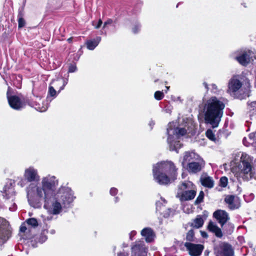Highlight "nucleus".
Wrapping results in <instances>:
<instances>
[{
    "instance_id": "46",
    "label": "nucleus",
    "mask_w": 256,
    "mask_h": 256,
    "mask_svg": "<svg viewBox=\"0 0 256 256\" xmlns=\"http://www.w3.org/2000/svg\"><path fill=\"white\" fill-rule=\"evenodd\" d=\"M256 137V132L255 133H252L249 134V138L252 140L253 141L255 140V138Z\"/></svg>"
},
{
    "instance_id": "62",
    "label": "nucleus",
    "mask_w": 256,
    "mask_h": 256,
    "mask_svg": "<svg viewBox=\"0 0 256 256\" xmlns=\"http://www.w3.org/2000/svg\"><path fill=\"white\" fill-rule=\"evenodd\" d=\"M166 90H168L170 88V86H166ZM167 91H166V92Z\"/></svg>"
},
{
    "instance_id": "16",
    "label": "nucleus",
    "mask_w": 256,
    "mask_h": 256,
    "mask_svg": "<svg viewBox=\"0 0 256 256\" xmlns=\"http://www.w3.org/2000/svg\"><path fill=\"white\" fill-rule=\"evenodd\" d=\"M24 176L28 182H38L40 180L38 170L32 166L25 170Z\"/></svg>"
},
{
    "instance_id": "31",
    "label": "nucleus",
    "mask_w": 256,
    "mask_h": 256,
    "mask_svg": "<svg viewBox=\"0 0 256 256\" xmlns=\"http://www.w3.org/2000/svg\"><path fill=\"white\" fill-rule=\"evenodd\" d=\"M195 237L194 230H188L186 235V240L188 242H195Z\"/></svg>"
},
{
    "instance_id": "47",
    "label": "nucleus",
    "mask_w": 256,
    "mask_h": 256,
    "mask_svg": "<svg viewBox=\"0 0 256 256\" xmlns=\"http://www.w3.org/2000/svg\"><path fill=\"white\" fill-rule=\"evenodd\" d=\"M112 22V19H108V20L104 22L103 28H104L106 25L110 24Z\"/></svg>"
},
{
    "instance_id": "20",
    "label": "nucleus",
    "mask_w": 256,
    "mask_h": 256,
    "mask_svg": "<svg viewBox=\"0 0 256 256\" xmlns=\"http://www.w3.org/2000/svg\"><path fill=\"white\" fill-rule=\"evenodd\" d=\"M200 158L199 156L194 152H186L184 154L182 164L183 167H184L186 164H187L188 166V164L192 162L196 161Z\"/></svg>"
},
{
    "instance_id": "60",
    "label": "nucleus",
    "mask_w": 256,
    "mask_h": 256,
    "mask_svg": "<svg viewBox=\"0 0 256 256\" xmlns=\"http://www.w3.org/2000/svg\"><path fill=\"white\" fill-rule=\"evenodd\" d=\"M68 41L69 42H70L72 41V38H69L68 40Z\"/></svg>"
},
{
    "instance_id": "22",
    "label": "nucleus",
    "mask_w": 256,
    "mask_h": 256,
    "mask_svg": "<svg viewBox=\"0 0 256 256\" xmlns=\"http://www.w3.org/2000/svg\"><path fill=\"white\" fill-rule=\"evenodd\" d=\"M200 182L202 186L208 188H212L214 186V180L212 178L206 174H203L201 176Z\"/></svg>"
},
{
    "instance_id": "33",
    "label": "nucleus",
    "mask_w": 256,
    "mask_h": 256,
    "mask_svg": "<svg viewBox=\"0 0 256 256\" xmlns=\"http://www.w3.org/2000/svg\"><path fill=\"white\" fill-rule=\"evenodd\" d=\"M206 136L210 140L213 142H216V140L215 134L210 129L207 130L206 132Z\"/></svg>"
},
{
    "instance_id": "54",
    "label": "nucleus",
    "mask_w": 256,
    "mask_h": 256,
    "mask_svg": "<svg viewBox=\"0 0 256 256\" xmlns=\"http://www.w3.org/2000/svg\"><path fill=\"white\" fill-rule=\"evenodd\" d=\"M203 84H204V86L205 87L206 91H208V84L206 82H204L203 83Z\"/></svg>"
},
{
    "instance_id": "13",
    "label": "nucleus",
    "mask_w": 256,
    "mask_h": 256,
    "mask_svg": "<svg viewBox=\"0 0 256 256\" xmlns=\"http://www.w3.org/2000/svg\"><path fill=\"white\" fill-rule=\"evenodd\" d=\"M184 246L191 256H200L204 248V246L201 244H195L190 242H185Z\"/></svg>"
},
{
    "instance_id": "50",
    "label": "nucleus",
    "mask_w": 256,
    "mask_h": 256,
    "mask_svg": "<svg viewBox=\"0 0 256 256\" xmlns=\"http://www.w3.org/2000/svg\"><path fill=\"white\" fill-rule=\"evenodd\" d=\"M102 24V20L100 19L98 20V24L96 26H94L95 28H97V29L99 28L100 27Z\"/></svg>"
},
{
    "instance_id": "34",
    "label": "nucleus",
    "mask_w": 256,
    "mask_h": 256,
    "mask_svg": "<svg viewBox=\"0 0 256 256\" xmlns=\"http://www.w3.org/2000/svg\"><path fill=\"white\" fill-rule=\"evenodd\" d=\"M48 232V230H44L42 232L40 236V238H39L40 242L42 244L46 241V240L48 238L47 236H46V234Z\"/></svg>"
},
{
    "instance_id": "38",
    "label": "nucleus",
    "mask_w": 256,
    "mask_h": 256,
    "mask_svg": "<svg viewBox=\"0 0 256 256\" xmlns=\"http://www.w3.org/2000/svg\"><path fill=\"white\" fill-rule=\"evenodd\" d=\"M48 94L51 96L56 97V90L54 89V88L51 86L50 84L48 88Z\"/></svg>"
},
{
    "instance_id": "29",
    "label": "nucleus",
    "mask_w": 256,
    "mask_h": 256,
    "mask_svg": "<svg viewBox=\"0 0 256 256\" xmlns=\"http://www.w3.org/2000/svg\"><path fill=\"white\" fill-rule=\"evenodd\" d=\"M174 214V210L170 208H167L166 207V209L162 212V214H160L162 215L164 218H168L170 216L173 215Z\"/></svg>"
},
{
    "instance_id": "1",
    "label": "nucleus",
    "mask_w": 256,
    "mask_h": 256,
    "mask_svg": "<svg viewBox=\"0 0 256 256\" xmlns=\"http://www.w3.org/2000/svg\"><path fill=\"white\" fill-rule=\"evenodd\" d=\"M75 197L70 188L66 186L60 187L56 193L50 196L39 198L44 201V207L48 212L52 214H58L63 208L71 206Z\"/></svg>"
},
{
    "instance_id": "41",
    "label": "nucleus",
    "mask_w": 256,
    "mask_h": 256,
    "mask_svg": "<svg viewBox=\"0 0 256 256\" xmlns=\"http://www.w3.org/2000/svg\"><path fill=\"white\" fill-rule=\"evenodd\" d=\"M140 24H136V25H135L134 28H132V32L134 33V34H136L138 33L140 30Z\"/></svg>"
},
{
    "instance_id": "55",
    "label": "nucleus",
    "mask_w": 256,
    "mask_h": 256,
    "mask_svg": "<svg viewBox=\"0 0 256 256\" xmlns=\"http://www.w3.org/2000/svg\"><path fill=\"white\" fill-rule=\"evenodd\" d=\"M149 124L151 126V128H152V126L154 124V122L153 120H151Z\"/></svg>"
},
{
    "instance_id": "18",
    "label": "nucleus",
    "mask_w": 256,
    "mask_h": 256,
    "mask_svg": "<svg viewBox=\"0 0 256 256\" xmlns=\"http://www.w3.org/2000/svg\"><path fill=\"white\" fill-rule=\"evenodd\" d=\"M204 166L203 160L200 158L196 161L188 164L187 169L190 172L196 174L200 172Z\"/></svg>"
},
{
    "instance_id": "28",
    "label": "nucleus",
    "mask_w": 256,
    "mask_h": 256,
    "mask_svg": "<svg viewBox=\"0 0 256 256\" xmlns=\"http://www.w3.org/2000/svg\"><path fill=\"white\" fill-rule=\"evenodd\" d=\"M23 14L22 12L19 11L18 17V28H23L26 24L25 20L22 18Z\"/></svg>"
},
{
    "instance_id": "26",
    "label": "nucleus",
    "mask_w": 256,
    "mask_h": 256,
    "mask_svg": "<svg viewBox=\"0 0 256 256\" xmlns=\"http://www.w3.org/2000/svg\"><path fill=\"white\" fill-rule=\"evenodd\" d=\"M204 220L202 218V216L201 215H198L195 219L194 220L193 222L190 223V226L196 228H201L204 224Z\"/></svg>"
},
{
    "instance_id": "37",
    "label": "nucleus",
    "mask_w": 256,
    "mask_h": 256,
    "mask_svg": "<svg viewBox=\"0 0 256 256\" xmlns=\"http://www.w3.org/2000/svg\"><path fill=\"white\" fill-rule=\"evenodd\" d=\"M154 96L156 100H160L163 98L164 94L161 91H156L154 93Z\"/></svg>"
},
{
    "instance_id": "51",
    "label": "nucleus",
    "mask_w": 256,
    "mask_h": 256,
    "mask_svg": "<svg viewBox=\"0 0 256 256\" xmlns=\"http://www.w3.org/2000/svg\"><path fill=\"white\" fill-rule=\"evenodd\" d=\"M20 232H24L26 230V228L25 226L22 225L20 227Z\"/></svg>"
},
{
    "instance_id": "59",
    "label": "nucleus",
    "mask_w": 256,
    "mask_h": 256,
    "mask_svg": "<svg viewBox=\"0 0 256 256\" xmlns=\"http://www.w3.org/2000/svg\"><path fill=\"white\" fill-rule=\"evenodd\" d=\"M118 201V197L115 198V202H117Z\"/></svg>"
},
{
    "instance_id": "36",
    "label": "nucleus",
    "mask_w": 256,
    "mask_h": 256,
    "mask_svg": "<svg viewBox=\"0 0 256 256\" xmlns=\"http://www.w3.org/2000/svg\"><path fill=\"white\" fill-rule=\"evenodd\" d=\"M228 182V178L226 176H222L220 180V186L224 188L227 186Z\"/></svg>"
},
{
    "instance_id": "4",
    "label": "nucleus",
    "mask_w": 256,
    "mask_h": 256,
    "mask_svg": "<svg viewBox=\"0 0 256 256\" xmlns=\"http://www.w3.org/2000/svg\"><path fill=\"white\" fill-rule=\"evenodd\" d=\"M155 180L160 184L166 185L174 181L177 176L176 168L171 161H163L154 165L152 169Z\"/></svg>"
},
{
    "instance_id": "19",
    "label": "nucleus",
    "mask_w": 256,
    "mask_h": 256,
    "mask_svg": "<svg viewBox=\"0 0 256 256\" xmlns=\"http://www.w3.org/2000/svg\"><path fill=\"white\" fill-rule=\"evenodd\" d=\"M213 216L218 220L222 226H223L230 219L228 212L224 210H220L216 211Z\"/></svg>"
},
{
    "instance_id": "53",
    "label": "nucleus",
    "mask_w": 256,
    "mask_h": 256,
    "mask_svg": "<svg viewBox=\"0 0 256 256\" xmlns=\"http://www.w3.org/2000/svg\"><path fill=\"white\" fill-rule=\"evenodd\" d=\"M18 185H20L22 187H23L24 186V180H22L18 183Z\"/></svg>"
},
{
    "instance_id": "7",
    "label": "nucleus",
    "mask_w": 256,
    "mask_h": 256,
    "mask_svg": "<svg viewBox=\"0 0 256 256\" xmlns=\"http://www.w3.org/2000/svg\"><path fill=\"white\" fill-rule=\"evenodd\" d=\"M252 158L246 154H242L240 164V174L246 180H248L254 178V168L252 166Z\"/></svg>"
},
{
    "instance_id": "9",
    "label": "nucleus",
    "mask_w": 256,
    "mask_h": 256,
    "mask_svg": "<svg viewBox=\"0 0 256 256\" xmlns=\"http://www.w3.org/2000/svg\"><path fill=\"white\" fill-rule=\"evenodd\" d=\"M4 193L2 194L4 200V206L8 208L10 210L13 212L16 210L17 206L14 200L15 199L14 188L12 186H5L4 188Z\"/></svg>"
},
{
    "instance_id": "6",
    "label": "nucleus",
    "mask_w": 256,
    "mask_h": 256,
    "mask_svg": "<svg viewBox=\"0 0 256 256\" xmlns=\"http://www.w3.org/2000/svg\"><path fill=\"white\" fill-rule=\"evenodd\" d=\"M174 124V122H170L168 126L167 141L170 150H174L178 153V150L182 146V144L180 141L175 140L178 139L180 136H184L186 133V130L184 128H175Z\"/></svg>"
},
{
    "instance_id": "11",
    "label": "nucleus",
    "mask_w": 256,
    "mask_h": 256,
    "mask_svg": "<svg viewBox=\"0 0 256 256\" xmlns=\"http://www.w3.org/2000/svg\"><path fill=\"white\" fill-rule=\"evenodd\" d=\"M216 256H234V250L232 246L226 242H222L214 248Z\"/></svg>"
},
{
    "instance_id": "14",
    "label": "nucleus",
    "mask_w": 256,
    "mask_h": 256,
    "mask_svg": "<svg viewBox=\"0 0 256 256\" xmlns=\"http://www.w3.org/2000/svg\"><path fill=\"white\" fill-rule=\"evenodd\" d=\"M253 54L250 50H242L235 58L240 64L246 66L252 60Z\"/></svg>"
},
{
    "instance_id": "44",
    "label": "nucleus",
    "mask_w": 256,
    "mask_h": 256,
    "mask_svg": "<svg viewBox=\"0 0 256 256\" xmlns=\"http://www.w3.org/2000/svg\"><path fill=\"white\" fill-rule=\"evenodd\" d=\"M118 190L115 188H110V193L112 196H116L118 193Z\"/></svg>"
},
{
    "instance_id": "24",
    "label": "nucleus",
    "mask_w": 256,
    "mask_h": 256,
    "mask_svg": "<svg viewBox=\"0 0 256 256\" xmlns=\"http://www.w3.org/2000/svg\"><path fill=\"white\" fill-rule=\"evenodd\" d=\"M208 228L210 232L214 233L216 236L218 238H220L222 236V233L221 229L213 222H209Z\"/></svg>"
},
{
    "instance_id": "43",
    "label": "nucleus",
    "mask_w": 256,
    "mask_h": 256,
    "mask_svg": "<svg viewBox=\"0 0 256 256\" xmlns=\"http://www.w3.org/2000/svg\"><path fill=\"white\" fill-rule=\"evenodd\" d=\"M76 70H77V68L75 64H71L69 66L68 72H76Z\"/></svg>"
},
{
    "instance_id": "57",
    "label": "nucleus",
    "mask_w": 256,
    "mask_h": 256,
    "mask_svg": "<svg viewBox=\"0 0 256 256\" xmlns=\"http://www.w3.org/2000/svg\"><path fill=\"white\" fill-rule=\"evenodd\" d=\"M50 234H55L56 232V231L54 230H51L50 231Z\"/></svg>"
},
{
    "instance_id": "56",
    "label": "nucleus",
    "mask_w": 256,
    "mask_h": 256,
    "mask_svg": "<svg viewBox=\"0 0 256 256\" xmlns=\"http://www.w3.org/2000/svg\"><path fill=\"white\" fill-rule=\"evenodd\" d=\"M4 206V202H3L0 200V208H2Z\"/></svg>"
},
{
    "instance_id": "21",
    "label": "nucleus",
    "mask_w": 256,
    "mask_h": 256,
    "mask_svg": "<svg viewBox=\"0 0 256 256\" xmlns=\"http://www.w3.org/2000/svg\"><path fill=\"white\" fill-rule=\"evenodd\" d=\"M68 78H58L56 80H53L50 82V85L53 86L54 88L58 90V92L64 89L65 86L68 84Z\"/></svg>"
},
{
    "instance_id": "45",
    "label": "nucleus",
    "mask_w": 256,
    "mask_h": 256,
    "mask_svg": "<svg viewBox=\"0 0 256 256\" xmlns=\"http://www.w3.org/2000/svg\"><path fill=\"white\" fill-rule=\"evenodd\" d=\"M211 86H212V90H211L212 92L214 94H216L218 91L217 86L215 84H212L211 85Z\"/></svg>"
},
{
    "instance_id": "3",
    "label": "nucleus",
    "mask_w": 256,
    "mask_h": 256,
    "mask_svg": "<svg viewBox=\"0 0 256 256\" xmlns=\"http://www.w3.org/2000/svg\"><path fill=\"white\" fill-rule=\"evenodd\" d=\"M224 107V102L216 96H212L208 100L204 108L206 122L211 125L213 128L218 127L223 115Z\"/></svg>"
},
{
    "instance_id": "23",
    "label": "nucleus",
    "mask_w": 256,
    "mask_h": 256,
    "mask_svg": "<svg viewBox=\"0 0 256 256\" xmlns=\"http://www.w3.org/2000/svg\"><path fill=\"white\" fill-rule=\"evenodd\" d=\"M142 236L144 238L147 242H151L155 236L154 230L150 228H146L141 231Z\"/></svg>"
},
{
    "instance_id": "15",
    "label": "nucleus",
    "mask_w": 256,
    "mask_h": 256,
    "mask_svg": "<svg viewBox=\"0 0 256 256\" xmlns=\"http://www.w3.org/2000/svg\"><path fill=\"white\" fill-rule=\"evenodd\" d=\"M132 256H146L148 248L143 242H138L132 246Z\"/></svg>"
},
{
    "instance_id": "40",
    "label": "nucleus",
    "mask_w": 256,
    "mask_h": 256,
    "mask_svg": "<svg viewBox=\"0 0 256 256\" xmlns=\"http://www.w3.org/2000/svg\"><path fill=\"white\" fill-rule=\"evenodd\" d=\"M226 227L228 228V230L227 233L228 234H231L232 232L234 229V224H232V223H228L226 225Z\"/></svg>"
},
{
    "instance_id": "25",
    "label": "nucleus",
    "mask_w": 256,
    "mask_h": 256,
    "mask_svg": "<svg viewBox=\"0 0 256 256\" xmlns=\"http://www.w3.org/2000/svg\"><path fill=\"white\" fill-rule=\"evenodd\" d=\"M101 40V37L96 36L95 38L90 40L86 42L87 48L90 50H93L98 44Z\"/></svg>"
},
{
    "instance_id": "49",
    "label": "nucleus",
    "mask_w": 256,
    "mask_h": 256,
    "mask_svg": "<svg viewBox=\"0 0 256 256\" xmlns=\"http://www.w3.org/2000/svg\"><path fill=\"white\" fill-rule=\"evenodd\" d=\"M136 232L134 230L132 231L130 233V240H132V238L136 234Z\"/></svg>"
},
{
    "instance_id": "63",
    "label": "nucleus",
    "mask_w": 256,
    "mask_h": 256,
    "mask_svg": "<svg viewBox=\"0 0 256 256\" xmlns=\"http://www.w3.org/2000/svg\"><path fill=\"white\" fill-rule=\"evenodd\" d=\"M122 246H123V247H126V246H127V245H126V244H122Z\"/></svg>"
},
{
    "instance_id": "42",
    "label": "nucleus",
    "mask_w": 256,
    "mask_h": 256,
    "mask_svg": "<svg viewBox=\"0 0 256 256\" xmlns=\"http://www.w3.org/2000/svg\"><path fill=\"white\" fill-rule=\"evenodd\" d=\"M172 107L171 106L166 105L164 107V110L166 113L170 114L172 112Z\"/></svg>"
},
{
    "instance_id": "10",
    "label": "nucleus",
    "mask_w": 256,
    "mask_h": 256,
    "mask_svg": "<svg viewBox=\"0 0 256 256\" xmlns=\"http://www.w3.org/2000/svg\"><path fill=\"white\" fill-rule=\"evenodd\" d=\"M11 233V228L8 221L0 217V246L10 238Z\"/></svg>"
},
{
    "instance_id": "30",
    "label": "nucleus",
    "mask_w": 256,
    "mask_h": 256,
    "mask_svg": "<svg viewBox=\"0 0 256 256\" xmlns=\"http://www.w3.org/2000/svg\"><path fill=\"white\" fill-rule=\"evenodd\" d=\"M250 116L256 114V101L251 102L248 106Z\"/></svg>"
},
{
    "instance_id": "27",
    "label": "nucleus",
    "mask_w": 256,
    "mask_h": 256,
    "mask_svg": "<svg viewBox=\"0 0 256 256\" xmlns=\"http://www.w3.org/2000/svg\"><path fill=\"white\" fill-rule=\"evenodd\" d=\"M166 201L163 198H161L160 201L157 202H156V210L160 214H162V212L166 209V206L164 204H166Z\"/></svg>"
},
{
    "instance_id": "12",
    "label": "nucleus",
    "mask_w": 256,
    "mask_h": 256,
    "mask_svg": "<svg viewBox=\"0 0 256 256\" xmlns=\"http://www.w3.org/2000/svg\"><path fill=\"white\" fill-rule=\"evenodd\" d=\"M7 98L10 106L16 110H20L24 106V104L20 97L16 95H10V88L7 92Z\"/></svg>"
},
{
    "instance_id": "52",
    "label": "nucleus",
    "mask_w": 256,
    "mask_h": 256,
    "mask_svg": "<svg viewBox=\"0 0 256 256\" xmlns=\"http://www.w3.org/2000/svg\"><path fill=\"white\" fill-rule=\"evenodd\" d=\"M200 232H201V235H202V236L203 238H208V234H206V232H202V231H201Z\"/></svg>"
},
{
    "instance_id": "35",
    "label": "nucleus",
    "mask_w": 256,
    "mask_h": 256,
    "mask_svg": "<svg viewBox=\"0 0 256 256\" xmlns=\"http://www.w3.org/2000/svg\"><path fill=\"white\" fill-rule=\"evenodd\" d=\"M204 192L203 191H200L199 193V194L198 196L197 197L196 199V200L194 202L195 204H200L204 200Z\"/></svg>"
},
{
    "instance_id": "61",
    "label": "nucleus",
    "mask_w": 256,
    "mask_h": 256,
    "mask_svg": "<svg viewBox=\"0 0 256 256\" xmlns=\"http://www.w3.org/2000/svg\"><path fill=\"white\" fill-rule=\"evenodd\" d=\"M242 4L243 5V6H244V8H246V4L245 3Z\"/></svg>"
},
{
    "instance_id": "64",
    "label": "nucleus",
    "mask_w": 256,
    "mask_h": 256,
    "mask_svg": "<svg viewBox=\"0 0 256 256\" xmlns=\"http://www.w3.org/2000/svg\"><path fill=\"white\" fill-rule=\"evenodd\" d=\"M18 84V86H16V87H17V88H19L20 84Z\"/></svg>"
},
{
    "instance_id": "58",
    "label": "nucleus",
    "mask_w": 256,
    "mask_h": 256,
    "mask_svg": "<svg viewBox=\"0 0 256 256\" xmlns=\"http://www.w3.org/2000/svg\"><path fill=\"white\" fill-rule=\"evenodd\" d=\"M16 78H18L19 80H22V76H20V75H18V76H16Z\"/></svg>"
},
{
    "instance_id": "8",
    "label": "nucleus",
    "mask_w": 256,
    "mask_h": 256,
    "mask_svg": "<svg viewBox=\"0 0 256 256\" xmlns=\"http://www.w3.org/2000/svg\"><path fill=\"white\" fill-rule=\"evenodd\" d=\"M195 186L190 181H185L178 186L176 197L181 202L190 200L196 195Z\"/></svg>"
},
{
    "instance_id": "5",
    "label": "nucleus",
    "mask_w": 256,
    "mask_h": 256,
    "mask_svg": "<svg viewBox=\"0 0 256 256\" xmlns=\"http://www.w3.org/2000/svg\"><path fill=\"white\" fill-rule=\"evenodd\" d=\"M250 80H246L242 86V83L239 80L232 78L228 82V92L234 95L239 94L237 97L240 99H244L250 96Z\"/></svg>"
},
{
    "instance_id": "2",
    "label": "nucleus",
    "mask_w": 256,
    "mask_h": 256,
    "mask_svg": "<svg viewBox=\"0 0 256 256\" xmlns=\"http://www.w3.org/2000/svg\"><path fill=\"white\" fill-rule=\"evenodd\" d=\"M58 180L54 176L48 175L42 178V186H38L32 183L26 188L27 198L30 204L33 206L32 201L35 198L38 199L46 196H50L54 192L58 185Z\"/></svg>"
},
{
    "instance_id": "17",
    "label": "nucleus",
    "mask_w": 256,
    "mask_h": 256,
    "mask_svg": "<svg viewBox=\"0 0 256 256\" xmlns=\"http://www.w3.org/2000/svg\"><path fill=\"white\" fill-rule=\"evenodd\" d=\"M224 202L231 210L238 208L240 206V200L238 196L228 195L224 198Z\"/></svg>"
},
{
    "instance_id": "32",
    "label": "nucleus",
    "mask_w": 256,
    "mask_h": 256,
    "mask_svg": "<svg viewBox=\"0 0 256 256\" xmlns=\"http://www.w3.org/2000/svg\"><path fill=\"white\" fill-rule=\"evenodd\" d=\"M26 222L33 228H36L38 226V222L35 218H30L26 220Z\"/></svg>"
},
{
    "instance_id": "39",
    "label": "nucleus",
    "mask_w": 256,
    "mask_h": 256,
    "mask_svg": "<svg viewBox=\"0 0 256 256\" xmlns=\"http://www.w3.org/2000/svg\"><path fill=\"white\" fill-rule=\"evenodd\" d=\"M42 104L44 106H42V107L38 106L36 108V109L40 112H46L47 110V109L48 107V106L47 102H46V104Z\"/></svg>"
},
{
    "instance_id": "48",
    "label": "nucleus",
    "mask_w": 256,
    "mask_h": 256,
    "mask_svg": "<svg viewBox=\"0 0 256 256\" xmlns=\"http://www.w3.org/2000/svg\"><path fill=\"white\" fill-rule=\"evenodd\" d=\"M128 252H123L118 254V256H128Z\"/></svg>"
}]
</instances>
